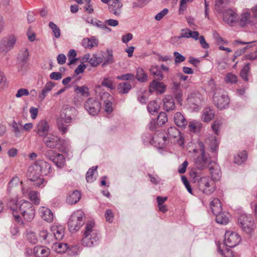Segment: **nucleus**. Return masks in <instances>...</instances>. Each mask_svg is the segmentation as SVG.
Wrapping results in <instances>:
<instances>
[{
	"mask_svg": "<svg viewBox=\"0 0 257 257\" xmlns=\"http://www.w3.org/2000/svg\"><path fill=\"white\" fill-rule=\"evenodd\" d=\"M117 79L122 80H134L135 79V75L133 73H126L116 77Z\"/></svg>",
	"mask_w": 257,
	"mask_h": 257,
	"instance_id": "obj_55",
	"label": "nucleus"
},
{
	"mask_svg": "<svg viewBox=\"0 0 257 257\" xmlns=\"http://www.w3.org/2000/svg\"><path fill=\"white\" fill-rule=\"evenodd\" d=\"M12 128V131L16 137H19L21 135V129L19 128L18 123L15 120H13L10 125Z\"/></svg>",
	"mask_w": 257,
	"mask_h": 257,
	"instance_id": "obj_51",
	"label": "nucleus"
},
{
	"mask_svg": "<svg viewBox=\"0 0 257 257\" xmlns=\"http://www.w3.org/2000/svg\"><path fill=\"white\" fill-rule=\"evenodd\" d=\"M210 206L211 211L214 215L221 212V202L218 199L213 198L210 202Z\"/></svg>",
	"mask_w": 257,
	"mask_h": 257,
	"instance_id": "obj_26",
	"label": "nucleus"
},
{
	"mask_svg": "<svg viewBox=\"0 0 257 257\" xmlns=\"http://www.w3.org/2000/svg\"><path fill=\"white\" fill-rule=\"evenodd\" d=\"M97 166H93L90 168L86 174V180L88 183H92L95 179L93 177V173L96 171Z\"/></svg>",
	"mask_w": 257,
	"mask_h": 257,
	"instance_id": "obj_43",
	"label": "nucleus"
},
{
	"mask_svg": "<svg viewBox=\"0 0 257 257\" xmlns=\"http://www.w3.org/2000/svg\"><path fill=\"white\" fill-rule=\"evenodd\" d=\"M247 158V154L245 151H243L234 157V162L235 164L240 165L244 162Z\"/></svg>",
	"mask_w": 257,
	"mask_h": 257,
	"instance_id": "obj_42",
	"label": "nucleus"
},
{
	"mask_svg": "<svg viewBox=\"0 0 257 257\" xmlns=\"http://www.w3.org/2000/svg\"><path fill=\"white\" fill-rule=\"evenodd\" d=\"M67 243L57 242L53 244V249L56 252L62 253H64L68 249Z\"/></svg>",
	"mask_w": 257,
	"mask_h": 257,
	"instance_id": "obj_32",
	"label": "nucleus"
},
{
	"mask_svg": "<svg viewBox=\"0 0 257 257\" xmlns=\"http://www.w3.org/2000/svg\"><path fill=\"white\" fill-rule=\"evenodd\" d=\"M102 57L98 56L97 54H94L89 60L88 62L91 66L96 67L102 63Z\"/></svg>",
	"mask_w": 257,
	"mask_h": 257,
	"instance_id": "obj_39",
	"label": "nucleus"
},
{
	"mask_svg": "<svg viewBox=\"0 0 257 257\" xmlns=\"http://www.w3.org/2000/svg\"><path fill=\"white\" fill-rule=\"evenodd\" d=\"M147 107L148 111L152 113L157 111L159 106L155 101H152L148 104Z\"/></svg>",
	"mask_w": 257,
	"mask_h": 257,
	"instance_id": "obj_56",
	"label": "nucleus"
},
{
	"mask_svg": "<svg viewBox=\"0 0 257 257\" xmlns=\"http://www.w3.org/2000/svg\"><path fill=\"white\" fill-rule=\"evenodd\" d=\"M50 126L48 122L45 120H41L36 124L34 131L41 137L44 138L49 134V131Z\"/></svg>",
	"mask_w": 257,
	"mask_h": 257,
	"instance_id": "obj_13",
	"label": "nucleus"
},
{
	"mask_svg": "<svg viewBox=\"0 0 257 257\" xmlns=\"http://www.w3.org/2000/svg\"><path fill=\"white\" fill-rule=\"evenodd\" d=\"M214 116V112L213 110L210 107H206L203 110L202 115V120L204 122H209L211 120Z\"/></svg>",
	"mask_w": 257,
	"mask_h": 257,
	"instance_id": "obj_29",
	"label": "nucleus"
},
{
	"mask_svg": "<svg viewBox=\"0 0 257 257\" xmlns=\"http://www.w3.org/2000/svg\"><path fill=\"white\" fill-rule=\"evenodd\" d=\"M39 212L41 217L44 220L48 222H52L54 215L50 209L44 206H41L39 209Z\"/></svg>",
	"mask_w": 257,
	"mask_h": 257,
	"instance_id": "obj_19",
	"label": "nucleus"
},
{
	"mask_svg": "<svg viewBox=\"0 0 257 257\" xmlns=\"http://www.w3.org/2000/svg\"><path fill=\"white\" fill-rule=\"evenodd\" d=\"M229 0H216L215 3V9L218 13H221L224 6L228 3Z\"/></svg>",
	"mask_w": 257,
	"mask_h": 257,
	"instance_id": "obj_44",
	"label": "nucleus"
},
{
	"mask_svg": "<svg viewBox=\"0 0 257 257\" xmlns=\"http://www.w3.org/2000/svg\"><path fill=\"white\" fill-rule=\"evenodd\" d=\"M32 168L36 171V174L44 176L49 174L52 171L50 164L42 160L35 162Z\"/></svg>",
	"mask_w": 257,
	"mask_h": 257,
	"instance_id": "obj_8",
	"label": "nucleus"
},
{
	"mask_svg": "<svg viewBox=\"0 0 257 257\" xmlns=\"http://www.w3.org/2000/svg\"><path fill=\"white\" fill-rule=\"evenodd\" d=\"M237 76L232 73H228L226 74L225 81L227 83H235L237 82Z\"/></svg>",
	"mask_w": 257,
	"mask_h": 257,
	"instance_id": "obj_59",
	"label": "nucleus"
},
{
	"mask_svg": "<svg viewBox=\"0 0 257 257\" xmlns=\"http://www.w3.org/2000/svg\"><path fill=\"white\" fill-rule=\"evenodd\" d=\"M240 240V236L236 232L228 231L225 234L224 243L230 248L237 245Z\"/></svg>",
	"mask_w": 257,
	"mask_h": 257,
	"instance_id": "obj_11",
	"label": "nucleus"
},
{
	"mask_svg": "<svg viewBox=\"0 0 257 257\" xmlns=\"http://www.w3.org/2000/svg\"><path fill=\"white\" fill-rule=\"evenodd\" d=\"M51 231L57 240L62 239L64 236V228L61 225H53L51 227Z\"/></svg>",
	"mask_w": 257,
	"mask_h": 257,
	"instance_id": "obj_20",
	"label": "nucleus"
},
{
	"mask_svg": "<svg viewBox=\"0 0 257 257\" xmlns=\"http://www.w3.org/2000/svg\"><path fill=\"white\" fill-rule=\"evenodd\" d=\"M218 250L224 257H233L234 256L232 251L229 248H226L225 249L223 250L220 249V246H218Z\"/></svg>",
	"mask_w": 257,
	"mask_h": 257,
	"instance_id": "obj_53",
	"label": "nucleus"
},
{
	"mask_svg": "<svg viewBox=\"0 0 257 257\" xmlns=\"http://www.w3.org/2000/svg\"><path fill=\"white\" fill-rule=\"evenodd\" d=\"M191 31L189 29H184L181 30V34L178 36L174 37L172 38V41H177L182 38H191Z\"/></svg>",
	"mask_w": 257,
	"mask_h": 257,
	"instance_id": "obj_38",
	"label": "nucleus"
},
{
	"mask_svg": "<svg viewBox=\"0 0 257 257\" xmlns=\"http://www.w3.org/2000/svg\"><path fill=\"white\" fill-rule=\"evenodd\" d=\"M113 100L112 96L107 92L103 93L101 96V101L103 103L105 111L107 113H110L113 110Z\"/></svg>",
	"mask_w": 257,
	"mask_h": 257,
	"instance_id": "obj_15",
	"label": "nucleus"
},
{
	"mask_svg": "<svg viewBox=\"0 0 257 257\" xmlns=\"http://www.w3.org/2000/svg\"><path fill=\"white\" fill-rule=\"evenodd\" d=\"M98 41L94 36L86 38L82 40L81 44L86 49H92L98 45Z\"/></svg>",
	"mask_w": 257,
	"mask_h": 257,
	"instance_id": "obj_22",
	"label": "nucleus"
},
{
	"mask_svg": "<svg viewBox=\"0 0 257 257\" xmlns=\"http://www.w3.org/2000/svg\"><path fill=\"white\" fill-rule=\"evenodd\" d=\"M168 121V117L166 113L161 112L157 117V123L158 125L161 126L164 124Z\"/></svg>",
	"mask_w": 257,
	"mask_h": 257,
	"instance_id": "obj_45",
	"label": "nucleus"
},
{
	"mask_svg": "<svg viewBox=\"0 0 257 257\" xmlns=\"http://www.w3.org/2000/svg\"><path fill=\"white\" fill-rule=\"evenodd\" d=\"M164 108L167 111L175 110L176 106L173 98L171 96H167L163 99Z\"/></svg>",
	"mask_w": 257,
	"mask_h": 257,
	"instance_id": "obj_24",
	"label": "nucleus"
},
{
	"mask_svg": "<svg viewBox=\"0 0 257 257\" xmlns=\"http://www.w3.org/2000/svg\"><path fill=\"white\" fill-rule=\"evenodd\" d=\"M49 26L52 29L55 37L56 38H59L61 35L60 30L59 27L52 22L49 23Z\"/></svg>",
	"mask_w": 257,
	"mask_h": 257,
	"instance_id": "obj_50",
	"label": "nucleus"
},
{
	"mask_svg": "<svg viewBox=\"0 0 257 257\" xmlns=\"http://www.w3.org/2000/svg\"><path fill=\"white\" fill-rule=\"evenodd\" d=\"M251 17L250 16V14L247 12H244L242 13L239 18L238 17V20L237 21V23L241 26V27L244 26L246 24L252 22L254 23L253 20L252 21L250 20Z\"/></svg>",
	"mask_w": 257,
	"mask_h": 257,
	"instance_id": "obj_28",
	"label": "nucleus"
},
{
	"mask_svg": "<svg viewBox=\"0 0 257 257\" xmlns=\"http://www.w3.org/2000/svg\"><path fill=\"white\" fill-rule=\"evenodd\" d=\"M16 42V37L14 35L10 36L7 39H4L1 41L0 50L7 53L14 47Z\"/></svg>",
	"mask_w": 257,
	"mask_h": 257,
	"instance_id": "obj_14",
	"label": "nucleus"
},
{
	"mask_svg": "<svg viewBox=\"0 0 257 257\" xmlns=\"http://www.w3.org/2000/svg\"><path fill=\"white\" fill-rule=\"evenodd\" d=\"M105 217L107 221L111 223L112 222L114 217L113 213L111 210L107 209L105 212Z\"/></svg>",
	"mask_w": 257,
	"mask_h": 257,
	"instance_id": "obj_63",
	"label": "nucleus"
},
{
	"mask_svg": "<svg viewBox=\"0 0 257 257\" xmlns=\"http://www.w3.org/2000/svg\"><path fill=\"white\" fill-rule=\"evenodd\" d=\"M94 227L93 221H90L86 223L84 233V237L82 239V243L84 246L91 247L96 244L98 241L99 236L97 230L94 229Z\"/></svg>",
	"mask_w": 257,
	"mask_h": 257,
	"instance_id": "obj_1",
	"label": "nucleus"
},
{
	"mask_svg": "<svg viewBox=\"0 0 257 257\" xmlns=\"http://www.w3.org/2000/svg\"><path fill=\"white\" fill-rule=\"evenodd\" d=\"M213 102L215 105L220 109L225 108L229 104V99L225 94L219 95L215 92L213 97Z\"/></svg>",
	"mask_w": 257,
	"mask_h": 257,
	"instance_id": "obj_12",
	"label": "nucleus"
},
{
	"mask_svg": "<svg viewBox=\"0 0 257 257\" xmlns=\"http://www.w3.org/2000/svg\"><path fill=\"white\" fill-rule=\"evenodd\" d=\"M44 156L47 159L50 160L51 161L52 160H54V157L57 156L58 157L57 158L59 159L60 161L62 160V154L58 153L52 149L47 150L44 153Z\"/></svg>",
	"mask_w": 257,
	"mask_h": 257,
	"instance_id": "obj_31",
	"label": "nucleus"
},
{
	"mask_svg": "<svg viewBox=\"0 0 257 257\" xmlns=\"http://www.w3.org/2000/svg\"><path fill=\"white\" fill-rule=\"evenodd\" d=\"M30 181L33 182V185L38 188H43L46 184L47 181L43 178L38 177L37 176H32Z\"/></svg>",
	"mask_w": 257,
	"mask_h": 257,
	"instance_id": "obj_34",
	"label": "nucleus"
},
{
	"mask_svg": "<svg viewBox=\"0 0 257 257\" xmlns=\"http://www.w3.org/2000/svg\"><path fill=\"white\" fill-rule=\"evenodd\" d=\"M198 186L199 189L206 195L212 194L216 189L214 181L207 176L201 177L198 180Z\"/></svg>",
	"mask_w": 257,
	"mask_h": 257,
	"instance_id": "obj_6",
	"label": "nucleus"
},
{
	"mask_svg": "<svg viewBox=\"0 0 257 257\" xmlns=\"http://www.w3.org/2000/svg\"><path fill=\"white\" fill-rule=\"evenodd\" d=\"M122 0H114L112 3L108 5V8L109 11L116 16H119L121 13V8L122 7Z\"/></svg>",
	"mask_w": 257,
	"mask_h": 257,
	"instance_id": "obj_18",
	"label": "nucleus"
},
{
	"mask_svg": "<svg viewBox=\"0 0 257 257\" xmlns=\"http://www.w3.org/2000/svg\"><path fill=\"white\" fill-rule=\"evenodd\" d=\"M101 107L100 103L95 99L90 98L84 103V108L88 113L92 115L98 114Z\"/></svg>",
	"mask_w": 257,
	"mask_h": 257,
	"instance_id": "obj_9",
	"label": "nucleus"
},
{
	"mask_svg": "<svg viewBox=\"0 0 257 257\" xmlns=\"http://www.w3.org/2000/svg\"><path fill=\"white\" fill-rule=\"evenodd\" d=\"M101 85L111 90L115 88L113 81L108 78H104L101 82Z\"/></svg>",
	"mask_w": 257,
	"mask_h": 257,
	"instance_id": "obj_57",
	"label": "nucleus"
},
{
	"mask_svg": "<svg viewBox=\"0 0 257 257\" xmlns=\"http://www.w3.org/2000/svg\"><path fill=\"white\" fill-rule=\"evenodd\" d=\"M20 180L19 178L17 177H14L8 184V190L10 191L12 189V188H13L14 186H17Z\"/></svg>",
	"mask_w": 257,
	"mask_h": 257,
	"instance_id": "obj_61",
	"label": "nucleus"
},
{
	"mask_svg": "<svg viewBox=\"0 0 257 257\" xmlns=\"http://www.w3.org/2000/svg\"><path fill=\"white\" fill-rule=\"evenodd\" d=\"M54 86V84L51 82H47L45 84L41 93H40L39 95V97L41 100H43L46 97L48 93L52 90Z\"/></svg>",
	"mask_w": 257,
	"mask_h": 257,
	"instance_id": "obj_33",
	"label": "nucleus"
},
{
	"mask_svg": "<svg viewBox=\"0 0 257 257\" xmlns=\"http://www.w3.org/2000/svg\"><path fill=\"white\" fill-rule=\"evenodd\" d=\"M249 69V64L247 63L243 66L240 71V76L242 79H243L245 81H247L248 80L247 75Z\"/></svg>",
	"mask_w": 257,
	"mask_h": 257,
	"instance_id": "obj_46",
	"label": "nucleus"
},
{
	"mask_svg": "<svg viewBox=\"0 0 257 257\" xmlns=\"http://www.w3.org/2000/svg\"><path fill=\"white\" fill-rule=\"evenodd\" d=\"M180 132L175 126L170 127L168 129V138H176L179 136Z\"/></svg>",
	"mask_w": 257,
	"mask_h": 257,
	"instance_id": "obj_47",
	"label": "nucleus"
},
{
	"mask_svg": "<svg viewBox=\"0 0 257 257\" xmlns=\"http://www.w3.org/2000/svg\"><path fill=\"white\" fill-rule=\"evenodd\" d=\"M189 130L193 133L199 132L202 127V124L200 122L197 121H192L189 124Z\"/></svg>",
	"mask_w": 257,
	"mask_h": 257,
	"instance_id": "obj_36",
	"label": "nucleus"
},
{
	"mask_svg": "<svg viewBox=\"0 0 257 257\" xmlns=\"http://www.w3.org/2000/svg\"><path fill=\"white\" fill-rule=\"evenodd\" d=\"M34 252L37 257H47L50 253V250L46 247L38 246L34 247Z\"/></svg>",
	"mask_w": 257,
	"mask_h": 257,
	"instance_id": "obj_25",
	"label": "nucleus"
},
{
	"mask_svg": "<svg viewBox=\"0 0 257 257\" xmlns=\"http://www.w3.org/2000/svg\"><path fill=\"white\" fill-rule=\"evenodd\" d=\"M174 56L175 57V63L176 64L182 62L185 60V57L178 52H174Z\"/></svg>",
	"mask_w": 257,
	"mask_h": 257,
	"instance_id": "obj_62",
	"label": "nucleus"
},
{
	"mask_svg": "<svg viewBox=\"0 0 257 257\" xmlns=\"http://www.w3.org/2000/svg\"><path fill=\"white\" fill-rule=\"evenodd\" d=\"M84 213L81 210L73 212L68 222V226L71 232L78 230L84 224Z\"/></svg>",
	"mask_w": 257,
	"mask_h": 257,
	"instance_id": "obj_3",
	"label": "nucleus"
},
{
	"mask_svg": "<svg viewBox=\"0 0 257 257\" xmlns=\"http://www.w3.org/2000/svg\"><path fill=\"white\" fill-rule=\"evenodd\" d=\"M223 20L227 24L233 25L237 23L238 15L231 9L226 10L223 14Z\"/></svg>",
	"mask_w": 257,
	"mask_h": 257,
	"instance_id": "obj_16",
	"label": "nucleus"
},
{
	"mask_svg": "<svg viewBox=\"0 0 257 257\" xmlns=\"http://www.w3.org/2000/svg\"><path fill=\"white\" fill-rule=\"evenodd\" d=\"M107 56L105 58L104 62L102 63V66H105L108 64H112L114 62L112 53L110 51H107Z\"/></svg>",
	"mask_w": 257,
	"mask_h": 257,
	"instance_id": "obj_54",
	"label": "nucleus"
},
{
	"mask_svg": "<svg viewBox=\"0 0 257 257\" xmlns=\"http://www.w3.org/2000/svg\"><path fill=\"white\" fill-rule=\"evenodd\" d=\"M43 142L46 147L51 149L59 148L61 145L60 139L52 134H49L43 138Z\"/></svg>",
	"mask_w": 257,
	"mask_h": 257,
	"instance_id": "obj_10",
	"label": "nucleus"
},
{
	"mask_svg": "<svg viewBox=\"0 0 257 257\" xmlns=\"http://www.w3.org/2000/svg\"><path fill=\"white\" fill-rule=\"evenodd\" d=\"M19 211L24 219L28 221L32 220L35 217L34 206L28 201H23L20 202Z\"/></svg>",
	"mask_w": 257,
	"mask_h": 257,
	"instance_id": "obj_5",
	"label": "nucleus"
},
{
	"mask_svg": "<svg viewBox=\"0 0 257 257\" xmlns=\"http://www.w3.org/2000/svg\"><path fill=\"white\" fill-rule=\"evenodd\" d=\"M29 94V92L28 89L25 88L19 89L16 94V96L18 98L21 97L23 96H27Z\"/></svg>",
	"mask_w": 257,
	"mask_h": 257,
	"instance_id": "obj_64",
	"label": "nucleus"
},
{
	"mask_svg": "<svg viewBox=\"0 0 257 257\" xmlns=\"http://www.w3.org/2000/svg\"><path fill=\"white\" fill-rule=\"evenodd\" d=\"M136 78L137 80L141 82L147 81L148 75L142 68H138L137 69Z\"/></svg>",
	"mask_w": 257,
	"mask_h": 257,
	"instance_id": "obj_37",
	"label": "nucleus"
},
{
	"mask_svg": "<svg viewBox=\"0 0 257 257\" xmlns=\"http://www.w3.org/2000/svg\"><path fill=\"white\" fill-rule=\"evenodd\" d=\"M203 100V97L200 93L192 92L187 98L186 105L191 111H198L200 109Z\"/></svg>",
	"mask_w": 257,
	"mask_h": 257,
	"instance_id": "obj_4",
	"label": "nucleus"
},
{
	"mask_svg": "<svg viewBox=\"0 0 257 257\" xmlns=\"http://www.w3.org/2000/svg\"><path fill=\"white\" fill-rule=\"evenodd\" d=\"M206 142L209 143L212 151L215 152L216 150L218 144L216 138L215 137L212 136L206 140Z\"/></svg>",
	"mask_w": 257,
	"mask_h": 257,
	"instance_id": "obj_49",
	"label": "nucleus"
},
{
	"mask_svg": "<svg viewBox=\"0 0 257 257\" xmlns=\"http://www.w3.org/2000/svg\"><path fill=\"white\" fill-rule=\"evenodd\" d=\"M57 158V156H55L54 160H52L51 161L53 162L58 168H61L65 165V159L63 155L62 161H60Z\"/></svg>",
	"mask_w": 257,
	"mask_h": 257,
	"instance_id": "obj_58",
	"label": "nucleus"
},
{
	"mask_svg": "<svg viewBox=\"0 0 257 257\" xmlns=\"http://www.w3.org/2000/svg\"><path fill=\"white\" fill-rule=\"evenodd\" d=\"M215 215L216 216V221L218 223H220L221 224H226L229 222L228 217L224 212H220Z\"/></svg>",
	"mask_w": 257,
	"mask_h": 257,
	"instance_id": "obj_35",
	"label": "nucleus"
},
{
	"mask_svg": "<svg viewBox=\"0 0 257 257\" xmlns=\"http://www.w3.org/2000/svg\"><path fill=\"white\" fill-rule=\"evenodd\" d=\"M166 86L163 82L153 80L150 84L149 90L151 92L157 91L162 94L165 91Z\"/></svg>",
	"mask_w": 257,
	"mask_h": 257,
	"instance_id": "obj_21",
	"label": "nucleus"
},
{
	"mask_svg": "<svg viewBox=\"0 0 257 257\" xmlns=\"http://www.w3.org/2000/svg\"><path fill=\"white\" fill-rule=\"evenodd\" d=\"M29 199L35 204H39L40 199L38 197V192L36 191H30L29 194Z\"/></svg>",
	"mask_w": 257,
	"mask_h": 257,
	"instance_id": "obj_52",
	"label": "nucleus"
},
{
	"mask_svg": "<svg viewBox=\"0 0 257 257\" xmlns=\"http://www.w3.org/2000/svg\"><path fill=\"white\" fill-rule=\"evenodd\" d=\"M150 72L152 74L156 76V78L158 80L163 79V74L158 66H152L150 68Z\"/></svg>",
	"mask_w": 257,
	"mask_h": 257,
	"instance_id": "obj_40",
	"label": "nucleus"
},
{
	"mask_svg": "<svg viewBox=\"0 0 257 257\" xmlns=\"http://www.w3.org/2000/svg\"><path fill=\"white\" fill-rule=\"evenodd\" d=\"M175 124L180 127H183L187 125V121L184 115L180 112H176L174 117Z\"/></svg>",
	"mask_w": 257,
	"mask_h": 257,
	"instance_id": "obj_27",
	"label": "nucleus"
},
{
	"mask_svg": "<svg viewBox=\"0 0 257 257\" xmlns=\"http://www.w3.org/2000/svg\"><path fill=\"white\" fill-rule=\"evenodd\" d=\"M238 222L243 230L247 233H250L254 229L253 219L250 215L241 214L238 218Z\"/></svg>",
	"mask_w": 257,
	"mask_h": 257,
	"instance_id": "obj_7",
	"label": "nucleus"
},
{
	"mask_svg": "<svg viewBox=\"0 0 257 257\" xmlns=\"http://www.w3.org/2000/svg\"><path fill=\"white\" fill-rule=\"evenodd\" d=\"M198 146L200 148L201 155L197 156L195 159V163L196 167L199 170H203L207 167L210 165L211 163H213L211 160V158L208 154H206L204 150V145L202 142H199Z\"/></svg>",
	"mask_w": 257,
	"mask_h": 257,
	"instance_id": "obj_2",
	"label": "nucleus"
},
{
	"mask_svg": "<svg viewBox=\"0 0 257 257\" xmlns=\"http://www.w3.org/2000/svg\"><path fill=\"white\" fill-rule=\"evenodd\" d=\"M209 169L212 180L214 181L219 180L221 177V172L218 164L214 162L211 163Z\"/></svg>",
	"mask_w": 257,
	"mask_h": 257,
	"instance_id": "obj_17",
	"label": "nucleus"
},
{
	"mask_svg": "<svg viewBox=\"0 0 257 257\" xmlns=\"http://www.w3.org/2000/svg\"><path fill=\"white\" fill-rule=\"evenodd\" d=\"M27 238L28 240L32 244L37 243L38 239L34 232H30L27 234Z\"/></svg>",
	"mask_w": 257,
	"mask_h": 257,
	"instance_id": "obj_60",
	"label": "nucleus"
},
{
	"mask_svg": "<svg viewBox=\"0 0 257 257\" xmlns=\"http://www.w3.org/2000/svg\"><path fill=\"white\" fill-rule=\"evenodd\" d=\"M132 88L131 84L128 82H122L118 84L117 89L119 94H126Z\"/></svg>",
	"mask_w": 257,
	"mask_h": 257,
	"instance_id": "obj_30",
	"label": "nucleus"
},
{
	"mask_svg": "<svg viewBox=\"0 0 257 257\" xmlns=\"http://www.w3.org/2000/svg\"><path fill=\"white\" fill-rule=\"evenodd\" d=\"M80 198V192L78 190H75L68 195L66 198V201L69 204H74L77 203Z\"/></svg>",
	"mask_w": 257,
	"mask_h": 257,
	"instance_id": "obj_23",
	"label": "nucleus"
},
{
	"mask_svg": "<svg viewBox=\"0 0 257 257\" xmlns=\"http://www.w3.org/2000/svg\"><path fill=\"white\" fill-rule=\"evenodd\" d=\"M75 91L76 93L80 94L84 97H87L89 95V89L86 85L76 86L75 88Z\"/></svg>",
	"mask_w": 257,
	"mask_h": 257,
	"instance_id": "obj_41",
	"label": "nucleus"
},
{
	"mask_svg": "<svg viewBox=\"0 0 257 257\" xmlns=\"http://www.w3.org/2000/svg\"><path fill=\"white\" fill-rule=\"evenodd\" d=\"M77 55L76 51L74 49H70L68 53L69 60L68 65H72L76 62L77 59L75 58Z\"/></svg>",
	"mask_w": 257,
	"mask_h": 257,
	"instance_id": "obj_48",
	"label": "nucleus"
}]
</instances>
